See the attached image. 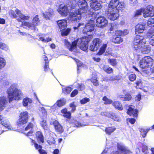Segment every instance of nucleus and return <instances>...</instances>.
I'll use <instances>...</instances> for the list:
<instances>
[{"instance_id": "f704fd0d", "label": "nucleus", "mask_w": 154, "mask_h": 154, "mask_svg": "<svg viewBox=\"0 0 154 154\" xmlns=\"http://www.w3.org/2000/svg\"><path fill=\"white\" fill-rule=\"evenodd\" d=\"M106 47L107 44H103L100 48L97 54L99 55H101L105 52Z\"/></svg>"}, {"instance_id": "e433bc0d", "label": "nucleus", "mask_w": 154, "mask_h": 154, "mask_svg": "<svg viewBox=\"0 0 154 154\" xmlns=\"http://www.w3.org/2000/svg\"><path fill=\"white\" fill-rule=\"evenodd\" d=\"M116 129V128L113 127H109L106 128L105 129V132L108 135H110Z\"/></svg>"}, {"instance_id": "338daca9", "label": "nucleus", "mask_w": 154, "mask_h": 154, "mask_svg": "<svg viewBox=\"0 0 154 154\" xmlns=\"http://www.w3.org/2000/svg\"><path fill=\"white\" fill-rule=\"evenodd\" d=\"M141 94H139L137 95H136V97H135V100L136 101H139L141 99Z\"/></svg>"}, {"instance_id": "39448f33", "label": "nucleus", "mask_w": 154, "mask_h": 154, "mask_svg": "<svg viewBox=\"0 0 154 154\" xmlns=\"http://www.w3.org/2000/svg\"><path fill=\"white\" fill-rule=\"evenodd\" d=\"M9 14L11 17L13 18H16L19 22H21L22 20H27L29 18V17L25 16L17 9H16L15 11H10Z\"/></svg>"}, {"instance_id": "7c9ffc66", "label": "nucleus", "mask_w": 154, "mask_h": 154, "mask_svg": "<svg viewBox=\"0 0 154 154\" xmlns=\"http://www.w3.org/2000/svg\"><path fill=\"white\" fill-rule=\"evenodd\" d=\"M36 136L37 140L39 142H41L42 143L44 142V137L41 132H37L36 133Z\"/></svg>"}, {"instance_id": "aec40b11", "label": "nucleus", "mask_w": 154, "mask_h": 154, "mask_svg": "<svg viewBox=\"0 0 154 154\" xmlns=\"http://www.w3.org/2000/svg\"><path fill=\"white\" fill-rule=\"evenodd\" d=\"M101 115L110 118L113 120L116 121H119V118L118 116L113 113H110L106 112H102L101 113Z\"/></svg>"}, {"instance_id": "9d476101", "label": "nucleus", "mask_w": 154, "mask_h": 154, "mask_svg": "<svg viewBox=\"0 0 154 154\" xmlns=\"http://www.w3.org/2000/svg\"><path fill=\"white\" fill-rule=\"evenodd\" d=\"M102 2L97 0H92L90 1V6L91 8L95 11H98L102 7Z\"/></svg>"}, {"instance_id": "69168bd1", "label": "nucleus", "mask_w": 154, "mask_h": 154, "mask_svg": "<svg viewBox=\"0 0 154 154\" xmlns=\"http://www.w3.org/2000/svg\"><path fill=\"white\" fill-rule=\"evenodd\" d=\"M116 79L113 76H108L106 79V80L107 81H113Z\"/></svg>"}, {"instance_id": "de8ad7c7", "label": "nucleus", "mask_w": 154, "mask_h": 154, "mask_svg": "<svg viewBox=\"0 0 154 154\" xmlns=\"http://www.w3.org/2000/svg\"><path fill=\"white\" fill-rule=\"evenodd\" d=\"M103 100L105 102V103L109 104L112 103V100L108 99L106 97H104L103 99Z\"/></svg>"}, {"instance_id": "bf43d9fd", "label": "nucleus", "mask_w": 154, "mask_h": 154, "mask_svg": "<svg viewBox=\"0 0 154 154\" xmlns=\"http://www.w3.org/2000/svg\"><path fill=\"white\" fill-rule=\"evenodd\" d=\"M70 107L72 108L71 111L73 112L75 110L76 106L74 105V103L72 102L70 104Z\"/></svg>"}, {"instance_id": "79ce46f5", "label": "nucleus", "mask_w": 154, "mask_h": 154, "mask_svg": "<svg viewBox=\"0 0 154 154\" xmlns=\"http://www.w3.org/2000/svg\"><path fill=\"white\" fill-rule=\"evenodd\" d=\"M147 24L149 27H154V19L150 18L148 20Z\"/></svg>"}, {"instance_id": "052dcab7", "label": "nucleus", "mask_w": 154, "mask_h": 154, "mask_svg": "<svg viewBox=\"0 0 154 154\" xmlns=\"http://www.w3.org/2000/svg\"><path fill=\"white\" fill-rule=\"evenodd\" d=\"M1 82L2 84H4L5 85H8L9 84V82L6 78H4L1 80Z\"/></svg>"}, {"instance_id": "6ab92c4d", "label": "nucleus", "mask_w": 154, "mask_h": 154, "mask_svg": "<svg viewBox=\"0 0 154 154\" xmlns=\"http://www.w3.org/2000/svg\"><path fill=\"white\" fill-rule=\"evenodd\" d=\"M7 103V99L6 97H0V112L5 108Z\"/></svg>"}, {"instance_id": "0eeeda50", "label": "nucleus", "mask_w": 154, "mask_h": 154, "mask_svg": "<svg viewBox=\"0 0 154 154\" xmlns=\"http://www.w3.org/2000/svg\"><path fill=\"white\" fill-rule=\"evenodd\" d=\"M38 16L36 15L33 19L32 23L29 22L23 21L22 22L21 25L22 26L27 27L31 30L35 31L37 29L36 27V26L38 25Z\"/></svg>"}, {"instance_id": "680f3d73", "label": "nucleus", "mask_w": 154, "mask_h": 154, "mask_svg": "<svg viewBox=\"0 0 154 154\" xmlns=\"http://www.w3.org/2000/svg\"><path fill=\"white\" fill-rule=\"evenodd\" d=\"M104 70L108 73H111L112 72V68H103Z\"/></svg>"}, {"instance_id": "5701e85b", "label": "nucleus", "mask_w": 154, "mask_h": 154, "mask_svg": "<svg viewBox=\"0 0 154 154\" xmlns=\"http://www.w3.org/2000/svg\"><path fill=\"white\" fill-rule=\"evenodd\" d=\"M98 75H100V74L97 72H93L92 73L91 81L95 86L99 85V82L97 80V76Z\"/></svg>"}, {"instance_id": "603ef678", "label": "nucleus", "mask_w": 154, "mask_h": 154, "mask_svg": "<svg viewBox=\"0 0 154 154\" xmlns=\"http://www.w3.org/2000/svg\"><path fill=\"white\" fill-rule=\"evenodd\" d=\"M129 79L131 81H134L136 79V75L134 74H131L129 75Z\"/></svg>"}, {"instance_id": "c85d7f7f", "label": "nucleus", "mask_w": 154, "mask_h": 154, "mask_svg": "<svg viewBox=\"0 0 154 154\" xmlns=\"http://www.w3.org/2000/svg\"><path fill=\"white\" fill-rule=\"evenodd\" d=\"M151 50V48L149 45H145L141 47L140 49L141 53L143 54H148L150 52Z\"/></svg>"}, {"instance_id": "2eb2a0df", "label": "nucleus", "mask_w": 154, "mask_h": 154, "mask_svg": "<svg viewBox=\"0 0 154 154\" xmlns=\"http://www.w3.org/2000/svg\"><path fill=\"white\" fill-rule=\"evenodd\" d=\"M108 23V20L103 17H98L96 20V25L98 27H102L106 26Z\"/></svg>"}, {"instance_id": "4be33fe9", "label": "nucleus", "mask_w": 154, "mask_h": 154, "mask_svg": "<svg viewBox=\"0 0 154 154\" xmlns=\"http://www.w3.org/2000/svg\"><path fill=\"white\" fill-rule=\"evenodd\" d=\"M57 23L61 31L64 29L67 26V22L65 20H59Z\"/></svg>"}, {"instance_id": "49530a36", "label": "nucleus", "mask_w": 154, "mask_h": 154, "mask_svg": "<svg viewBox=\"0 0 154 154\" xmlns=\"http://www.w3.org/2000/svg\"><path fill=\"white\" fill-rule=\"evenodd\" d=\"M143 9H140L137 10L134 13V16L137 17L139 15H140L142 12L143 13Z\"/></svg>"}, {"instance_id": "393cba45", "label": "nucleus", "mask_w": 154, "mask_h": 154, "mask_svg": "<svg viewBox=\"0 0 154 154\" xmlns=\"http://www.w3.org/2000/svg\"><path fill=\"white\" fill-rule=\"evenodd\" d=\"M53 125L56 131L60 133L63 132V127L57 121H54L53 122Z\"/></svg>"}, {"instance_id": "473e14b6", "label": "nucleus", "mask_w": 154, "mask_h": 154, "mask_svg": "<svg viewBox=\"0 0 154 154\" xmlns=\"http://www.w3.org/2000/svg\"><path fill=\"white\" fill-rule=\"evenodd\" d=\"M113 106L115 108L119 110H122L123 109V107L122 104L119 101H116L112 103Z\"/></svg>"}, {"instance_id": "2f4dec72", "label": "nucleus", "mask_w": 154, "mask_h": 154, "mask_svg": "<svg viewBox=\"0 0 154 154\" xmlns=\"http://www.w3.org/2000/svg\"><path fill=\"white\" fill-rule=\"evenodd\" d=\"M61 113L63 114L64 117L67 118H70L71 116V113L70 112L67 111L66 109H64L61 110Z\"/></svg>"}, {"instance_id": "b1692460", "label": "nucleus", "mask_w": 154, "mask_h": 154, "mask_svg": "<svg viewBox=\"0 0 154 154\" xmlns=\"http://www.w3.org/2000/svg\"><path fill=\"white\" fill-rule=\"evenodd\" d=\"M5 118L2 116H0V121H1V124L3 125V127L6 128H7L11 130H13V128H11V126L8 122H7L5 120Z\"/></svg>"}, {"instance_id": "9b49d317", "label": "nucleus", "mask_w": 154, "mask_h": 154, "mask_svg": "<svg viewBox=\"0 0 154 154\" xmlns=\"http://www.w3.org/2000/svg\"><path fill=\"white\" fill-rule=\"evenodd\" d=\"M28 118V113L26 111L21 112L20 116L19 119V122L18 123V125L19 126H20L21 124H24L26 123L27 122Z\"/></svg>"}, {"instance_id": "0e129e2a", "label": "nucleus", "mask_w": 154, "mask_h": 154, "mask_svg": "<svg viewBox=\"0 0 154 154\" xmlns=\"http://www.w3.org/2000/svg\"><path fill=\"white\" fill-rule=\"evenodd\" d=\"M78 93V91L77 90L75 89L74 90L71 94V97H73L76 95Z\"/></svg>"}, {"instance_id": "4c0bfd02", "label": "nucleus", "mask_w": 154, "mask_h": 154, "mask_svg": "<svg viewBox=\"0 0 154 154\" xmlns=\"http://www.w3.org/2000/svg\"><path fill=\"white\" fill-rule=\"evenodd\" d=\"M40 124L42 126L45 130H47L48 129V126L45 119H42L41 121Z\"/></svg>"}, {"instance_id": "864d4df0", "label": "nucleus", "mask_w": 154, "mask_h": 154, "mask_svg": "<svg viewBox=\"0 0 154 154\" xmlns=\"http://www.w3.org/2000/svg\"><path fill=\"white\" fill-rule=\"evenodd\" d=\"M39 111H41L44 117H46L47 115V112L45 108L43 107H42L39 109Z\"/></svg>"}, {"instance_id": "412c9836", "label": "nucleus", "mask_w": 154, "mask_h": 154, "mask_svg": "<svg viewBox=\"0 0 154 154\" xmlns=\"http://www.w3.org/2000/svg\"><path fill=\"white\" fill-rule=\"evenodd\" d=\"M117 146L118 150L120 151L122 153H124V154H131V152L128 149L127 147H126L123 145L118 144Z\"/></svg>"}, {"instance_id": "774afa93", "label": "nucleus", "mask_w": 154, "mask_h": 154, "mask_svg": "<svg viewBox=\"0 0 154 154\" xmlns=\"http://www.w3.org/2000/svg\"><path fill=\"white\" fill-rule=\"evenodd\" d=\"M127 120L130 122L132 124H134L135 122V119L132 118H128L127 119Z\"/></svg>"}, {"instance_id": "5fc2aeb1", "label": "nucleus", "mask_w": 154, "mask_h": 154, "mask_svg": "<svg viewBox=\"0 0 154 154\" xmlns=\"http://www.w3.org/2000/svg\"><path fill=\"white\" fill-rule=\"evenodd\" d=\"M75 60L76 62V64L77 65L78 67H80L81 66L84 67V65L79 60L75 59Z\"/></svg>"}, {"instance_id": "6e6552de", "label": "nucleus", "mask_w": 154, "mask_h": 154, "mask_svg": "<svg viewBox=\"0 0 154 154\" xmlns=\"http://www.w3.org/2000/svg\"><path fill=\"white\" fill-rule=\"evenodd\" d=\"M153 60L150 57H144L140 61V67H151L153 64Z\"/></svg>"}, {"instance_id": "4468645a", "label": "nucleus", "mask_w": 154, "mask_h": 154, "mask_svg": "<svg viewBox=\"0 0 154 154\" xmlns=\"http://www.w3.org/2000/svg\"><path fill=\"white\" fill-rule=\"evenodd\" d=\"M145 29V24L143 23H140L135 27V32L136 35H140L143 33Z\"/></svg>"}, {"instance_id": "cd10ccee", "label": "nucleus", "mask_w": 154, "mask_h": 154, "mask_svg": "<svg viewBox=\"0 0 154 154\" xmlns=\"http://www.w3.org/2000/svg\"><path fill=\"white\" fill-rule=\"evenodd\" d=\"M31 141L34 144V146L36 149L38 150L40 154H47V152L43 149H42V146L40 145H38V144L35 143V141L31 139Z\"/></svg>"}, {"instance_id": "f03ea898", "label": "nucleus", "mask_w": 154, "mask_h": 154, "mask_svg": "<svg viewBox=\"0 0 154 154\" xmlns=\"http://www.w3.org/2000/svg\"><path fill=\"white\" fill-rule=\"evenodd\" d=\"M77 5L79 9L78 10L71 13L69 18L72 21L78 22L81 18L82 14L87 12L88 11V7L87 2L85 0H79L78 2Z\"/></svg>"}, {"instance_id": "423d86ee", "label": "nucleus", "mask_w": 154, "mask_h": 154, "mask_svg": "<svg viewBox=\"0 0 154 154\" xmlns=\"http://www.w3.org/2000/svg\"><path fill=\"white\" fill-rule=\"evenodd\" d=\"M105 14L109 20H115L118 19L119 16V10L117 8H108L106 10Z\"/></svg>"}, {"instance_id": "72a5a7b5", "label": "nucleus", "mask_w": 154, "mask_h": 154, "mask_svg": "<svg viewBox=\"0 0 154 154\" xmlns=\"http://www.w3.org/2000/svg\"><path fill=\"white\" fill-rule=\"evenodd\" d=\"M32 100L28 98H25L23 100V104L24 106H26L29 104L32 103Z\"/></svg>"}, {"instance_id": "1a4fd4ad", "label": "nucleus", "mask_w": 154, "mask_h": 154, "mask_svg": "<svg viewBox=\"0 0 154 154\" xmlns=\"http://www.w3.org/2000/svg\"><path fill=\"white\" fill-rule=\"evenodd\" d=\"M57 10L58 13L62 16L64 17L67 16L69 13L70 14L71 13V12L69 11V10L67 8V6L64 5H60L59 6V8ZM73 11L72 10V12H73ZM69 16H70V15ZM69 17H69V19L71 21H72V20L69 18Z\"/></svg>"}, {"instance_id": "a19ab883", "label": "nucleus", "mask_w": 154, "mask_h": 154, "mask_svg": "<svg viewBox=\"0 0 154 154\" xmlns=\"http://www.w3.org/2000/svg\"><path fill=\"white\" fill-rule=\"evenodd\" d=\"M65 103V101L64 100H60L57 101L54 104V105H57L58 106H63Z\"/></svg>"}, {"instance_id": "f3484780", "label": "nucleus", "mask_w": 154, "mask_h": 154, "mask_svg": "<svg viewBox=\"0 0 154 154\" xmlns=\"http://www.w3.org/2000/svg\"><path fill=\"white\" fill-rule=\"evenodd\" d=\"M138 113V111L135 109V107L133 105L128 106V108L127 113L130 116H133L134 117L137 116Z\"/></svg>"}, {"instance_id": "dca6fc26", "label": "nucleus", "mask_w": 154, "mask_h": 154, "mask_svg": "<svg viewBox=\"0 0 154 154\" xmlns=\"http://www.w3.org/2000/svg\"><path fill=\"white\" fill-rule=\"evenodd\" d=\"M34 126L32 123H29L26 127L23 129V133H24L26 136L32 135L33 133L32 130Z\"/></svg>"}, {"instance_id": "f8f14e48", "label": "nucleus", "mask_w": 154, "mask_h": 154, "mask_svg": "<svg viewBox=\"0 0 154 154\" xmlns=\"http://www.w3.org/2000/svg\"><path fill=\"white\" fill-rule=\"evenodd\" d=\"M154 15V7L149 5L147 7L146 9L143 11V16L145 17H152Z\"/></svg>"}, {"instance_id": "c03bdc74", "label": "nucleus", "mask_w": 154, "mask_h": 154, "mask_svg": "<svg viewBox=\"0 0 154 154\" xmlns=\"http://www.w3.org/2000/svg\"><path fill=\"white\" fill-rule=\"evenodd\" d=\"M108 61L113 66H114L116 64V62L115 59H109L108 60Z\"/></svg>"}, {"instance_id": "c9c22d12", "label": "nucleus", "mask_w": 154, "mask_h": 154, "mask_svg": "<svg viewBox=\"0 0 154 154\" xmlns=\"http://www.w3.org/2000/svg\"><path fill=\"white\" fill-rule=\"evenodd\" d=\"M71 90V88L69 87L63 86L62 88L63 92L65 94H69Z\"/></svg>"}, {"instance_id": "a211bd4d", "label": "nucleus", "mask_w": 154, "mask_h": 154, "mask_svg": "<svg viewBox=\"0 0 154 154\" xmlns=\"http://www.w3.org/2000/svg\"><path fill=\"white\" fill-rule=\"evenodd\" d=\"M153 29L152 28H151L147 34V37L149 39V43L152 46H154V32L153 31Z\"/></svg>"}, {"instance_id": "3c124183", "label": "nucleus", "mask_w": 154, "mask_h": 154, "mask_svg": "<svg viewBox=\"0 0 154 154\" xmlns=\"http://www.w3.org/2000/svg\"><path fill=\"white\" fill-rule=\"evenodd\" d=\"M42 58L44 59V60L45 61V67H47V66H48V58L45 55H43L42 56Z\"/></svg>"}, {"instance_id": "7ed1b4c3", "label": "nucleus", "mask_w": 154, "mask_h": 154, "mask_svg": "<svg viewBox=\"0 0 154 154\" xmlns=\"http://www.w3.org/2000/svg\"><path fill=\"white\" fill-rule=\"evenodd\" d=\"M7 92L9 102L13 100H19L23 95L21 90L18 88L17 84H12L7 89Z\"/></svg>"}, {"instance_id": "4d7b16f0", "label": "nucleus", "mask_w": 154, "mask_h": 154, "mask_svg": "<svg viewBox=\"0 0 154 154\" xmlns=\"http://www.w3.org/2000/svg\"><path fill=\"white\" fill-rule=\"evenodd\" d=\"M70 30V29L67 28L65 31L62 32V35L63 36L67 35L69 33Z\"/></svg>"}, {"instance_id": "58836bf2", "label": "nucleus", "mask_w": 154, "mask_h": 154, "mask_svg": "<svg viewBox=\"0 0 154 154\" xmlns=\"http://www.w3.org/2000/svg\"><path fill=\"white\" fill-rule=\"evenodd\" d=\"M74 85L76 88L80 89L81 91L83 90L85 88L84 85L82 84H80L75 82L74 84Z\"/></svg>"}, {"instance_id": "a18cd8bd", "label": "nucleus", "mask_w": 154, "mask_h": 154, "mask_svg": "<svg viewBox=\"0 0 154 154\" xmlns=\"http://www.w3.org/2000/svg\"><path fill=\"white\" fill-rule=\"evenodd\" d=\"M6 62L3 58L0 57V67H4L5 65Z\"/></svg>"}, {"instance_id": "20e7f679", "label": "nucleus", "mask_w": 154, "mask_h": 154, "mask_svg": "<svg viewBox=\"0 0 154 154\" xmlns=\"http://www.w3.org/2000/svg\"><path fill=\"white\" fill-rule=\"evenodd\" d=\"M146 42V40L142 36L137 35L134 39L133 47L134 50L139 52L141 47L144 46Z\"/></svg>"}, {"instance_id": "37998d69", "label": "nucleus", "mask_w": 154, "mask_h": 154, "mask_svg": "<svg viewBox=\"0 0 154 154\" xmlns=\"http://www.w3.org/2000/svg\"><path fill=\"white\" fill-rule=\"evenodd\" d=\"M142 151L144 154H146L149 153V150L148 147L146 145L142 144Z\"/></svg>"}, {"instance_id": "6e6d98bb", "label": "nucleus", "mask_w": 154, "mask_h": 154, "mask_svg": "<svg viewBox=\"0 0 154 154\" xmlns=\"http://www.w3.org/2000/svg\"><path fill=\"white\" fill-rule=\"evenodd\" d=\"M47 142L49 145L54 144L55 142L54 138L51 137L47 140Z\"/></svg>"}, {"instance_id": "e2e57ef3", "label": "nucleus", "mask_w": 154, "mask_h": 154, "mask_svg": "<svg viewBox=\"0 0 154 154\" xmlns=\"http://www.w3.org/2000/svg\"><path fill=\"white\" fill-rule=\"evenodd\" d=\"M118 8L119 9L121 10V9L124 8V4L123 2H119L118 4V5L117 6Z\"/></svg>"}, {"instance_id": "f257e3e1", "label": "nucleus", "mask_w": 154, "mask_h": 154, "mask_svg": "<svg viewBox=\"0 0 154 154\" xmlns=\"http://www.w3.org/2000/svg\"><path fill=\"white\" fill-rule=\"evenodd\" d=\"M95 22L94 20L90 21L86 23L83 30V32L89 37H84L78 38L72 42V43L66 39L64 40L65 45L71 51H75L77 46L80 49L86 51L88 49V43L92 39V35L94 33Z\"/></svg>"}, {"instance_id": "09e8293b", "label": "nucleus", "mask_w": 154, "mask_h": 154, "mask_svg": "<svg viewBox=\"0 0 154 154\" xmlns=\"http://www.w3.org/2000/svg\"><path fill=\"white\" fill-rule=\"evenodd\" d=\"M131 98L132 97L130 94H127L124 96L123 100L129 101L131 99Z\"/></svg>"}, {"instance_id": "8fccbe9b", "label": "nucleus", "mask_w": 154, "mask_h": 154, "mask_svg": "<svg viewBox=\"0 0 154 154\" xmlns=\"http://www.w3.org/2000/svg\"><path fill=\"white\" fill-rule=\"evenodd\" d=\"M39 40L44 42H47L51 40V38H44L42 37H40Z\"/></svg>"}, {"instance_id": "ea45409f", "label": "nucleus", "mask_w": 154, "mask_h": 154, "mask_svg": "<svg viewBox=\"0 0 154 154\" xmlns=\"http://www.w3.org/2000/svg\"><path fill=\"white\" fill-rule=\"evenodd\" d=\"M123 39L120 37H116L114 39H113V42L119 44L122 42Z\"/></svg>"}, {"instance_id": "c756f323", "label": "nucleus", "mask_w": 154, "mask_h": 154, "mask_svg": "<svg viewBox=\"0 0 154 154\" xmlns=\"http://www.w3.org/2000/svg\"><path fill=\"white\" fill-rule=\"evenodd\" d=\"M152 129H154V125L150 128H148L146 129H140V132L141 135L143 137H145L146 136L147 133L150 130Z\"/></svg>"}, {"instance_id": "ddd939ff", "label": "nucleus", "mask_w": 154, "mask_h": 154, "mask_svg": "<svg viewBox=\"0 0 154 154\" xmlns=\"http://www.w3.org/2000/svg\"><path fill=\"white\" fill-rule=\"evenodd\" d=\"M102 40L98 38H94L92 41L90 49L92 51H97L102 43Z\"/></svg>"}, {"instance_id": "a878e982", "label": "nucleus", "mask_w": 154, "mask_h": 154, "mask_svg": "<svg viewBox=\"0 0 154 154\" xmlns=\"http://www.w3.org/2000/svg\"><path fill=\"white\" fill-rule=\"evenodd\" d=\"M53 13L52 9L49 8L43 13V17L47 19H49Z\"/></svg>"}, {"instance_id": "13d9d810", "label": "nucleus", "mask_w": 154, "mask_h": 154, "mask_svg": "<svg viewBox=\"0 0 154 154\" xmlns=\"http://www.w3.org/2000/svg\"><path fill=\"white\" fill-rule=\"evenodd\" d=\"M89 101L90 99L86 97L81 100L80 102L82 104H84Z\"/></svg>"}, {"instance_id": "bb28decb", "label": "nucleus", "mask_w": 154, "mask_h": 154, "mask_svg": "<svg viewBox=\"0 0 154 154\" xmlns=\"http://www.w3.org/2000/svg\"><path fill=\"white\" fill-rule=\"evenodd\" d=\"M119 0H111L109 5L108 8H117Z\"/></svg>"}]
</instances>
